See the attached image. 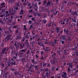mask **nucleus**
I'll return each mask as SVG.
<instances>
[{"label": "nucleus", "mask_w": 78, "mask_h": 78, "mask_svg": "<svg viewBox=\"0 0 78 78\" xmlns=\"http://www.w3.org/2000/svg\"><path fill=\"white\" fill-rule=\"evenodd\" d=\"M23 5L24 6V7H26V6L27 5V3L25 2H23Z\"/></svg>", "instance_id": "obj_26"}, {"label": "nucleus", "mask_w": 78, "mask_h": 78, "mask_svg": "<svg viewBox=\"0 0 78 78\" xmlns=\"http://www.w3.org/2000/svg\"><path fill=\"white\" fill-rule=\"evenodd\" d=\"M33 68V66H32V64H30V67H29V69H32Z\"/></svg>", "instance_id": "obj_45"}, {"label": "nucleus", "mask_w": 78, "mask_h": 78, "mask_svg": "<svg viewBox=\"0 0 78 78\" xmlns=\"http://www.w3.org/2000/svg\"><path fill=\"white\" fill-rule=\"evenodd\" d=\"M32 21L31 20H29L28 21V23L29 24H30V25H31V24H32Z\"/></svg>", "instance_id": "obj_38"}, {"label": "nucleus", "mask_w": 78, "mask_h": 78, "mask_svg": "<svg viewBox=\"0 0 78 78\" xmlns=\"http://www.w3.org/2000/svg\"><path fill=\"white\" fill-rule=\"evenodd\" d=\"M33 14L34 15V16H37V12L34 11Z\"/></svg>", "instance_id": "obj_27"}, {"label": "nucleus", "mask_w": 78, "mask_h": 78, "mask_svg": "<svg viewBox=\"0 0 78 78\" xmlns=\"http://www.w3.org/2000/svg\"><path fill=\"white\" fill-rule=\"evenodd\" d=\"M51 44H52V47H55L56 45L55 44H54V42L53 41L51 42Z\"/></svg>", "instance_id": "obj_25"}, {"label": "nucleus", "mask_w": 78, "mask_h": 78, "mask_svg": "<svg viewBox=\"0 0 78 78\" xmlns=\"http://www.w3.org/2000/svg\"><path fill=\"white\" fill-rule=\"evenodd\" d=\"M47 10V9H42V11L43 12H45V11Z\"/></svg>", "instance_id": "obj_49"}, {"label": "nucleus", "mask_w": 78, "mask_h": 78, "mask_svg": "<svg viewBox=\"0 0 78 78\" xmlns=\"http://www.w3.org/2000/svg\"><path fill=\"white\" fill-rule=\"evenodd\" d=\"M37 15L38 16H41V13L39 12L37 14Z\"/></svg>", "instance_id": "obj_61"}, {"label": "nucleus", "mask_w": 78, "mask_h": 78, "mask_svg": "<svg viewBox=\"0 0 78 78\" xmlns=\"http://www.w3.org/2000/svg\"><path fill=\"white\" fill-rule=\"evenodd\" d=\"M25 49H22L20 50V51H21V52H25Z\"/></svg>", "instance_id": "obj_48"}, {"label": "nucleus", "mask_w": 78, "mask_h": 78, "mask_svg": "<svg viewBox=\"0 0 78 78\" xmlns=\"http://www.w3.org/2000/svg\"><path fill=\"white\" fill-rule=\"evenodd\" d=\"M53 25V23H48V27H51V26H52V25Z\"/></svg>", "instance_id": "obj_31"}, {"label": "nucleus", "mask_w": 78, "mask_h": 78, "mask_svg": "<svg viewBox=\"0 0 78 78\" xmlns=\"http://www.w3.org/2000/svg\"><path fill=\"white\" fill-rule=\"evenodd\" d=\"M19 44H20V42H19V41L17 40H16L15 41V44H14V46L17 47Z\"/></svg>", "instance_id": "obj_7"}, {"label": "nucleus", "mask_w": 78, "mask_h": 78, "mask_svg": "<svg viewBox=\"0 0 78 78\" xmlns=\"http://www.w3.org/2000/svg\"><path fill=\"white\" fill-rule=\"evenodd\" d=\"M15 9H16V10H18L19 9V7H16L15 8H14Z\"/></svg>", "instance_id": "obj_58"}, {"label": "nucleus", "mask_w": 78, "mask_h": 78, "mask_svg": "<svg viewBox=\"0 0 78 78\" xmlns=\"http://www.w3.org/2000/svg\"><path fill=\"white\" fill-rule=\"evenodd\" d=\"M47 0H45L44 1V3L43 4V5H45V4L46 3H47Z\"/></svg>", "instance_id": "obj_41"}, {"label": "nucleus", "mask_w": 78, "mask_h": 78, "mask_svg": "<svg viewBox=\"0 0 78 78\" xmlns=\"http://www.w3.org/2000/svg\"><path fill=\"white\" fill-rule=\"evenodd\" d=\"M25 41H26V42H25L24 44L25 46H26V47H28V46L30 45H29L30 44V43H29V42H28V40L27 39L25 40Z\"/></svg>", "instance_id": "obj_8"}, {"label": "nucleus", "mask_w": 78, "mask_h": 78, "mask_svg": "<svg viewBox=\"0 0 78 78\" xmlns=\"http://www.w3.org/2000/svg\"><path fill=\"white\" fill-rule=\"evenodd\" d=\"M69 67L72 69V68H73V65H70V66H69Z\"/></svg>", "instance_id": "obj_54"}, {"label": "nucleus", "mask_w": 78, "mask_h": 78, "mask_svg": "<svg viewBox=\"0 0 78 78\" xmlns=\"http://www.w3.org/2000/svg\"><path fill=\"white\" fill-rule=\"evenodd\" d=\"M52 34H55L54 33V31L51 30V34H49L50 36H51Z\"/></svg>", "instance_id": "obj_33"}, {"label": "nucleus", "mask_w": 78, "mask_h": 78, "mask_svg": "<svg viewBox=\"0 0 78 78\" xmlns=\"http://www.w3.org/2000/svg\"><path fill=\"white\" fill-rule=\"evenodd\" d=\"M70 28H73V27H74V26H73V25L72 24H70Z\"/></svg>", "instance_id": "obj_56"}, {"label": "nucleus", "mask_w": 78, "mask_h": 78, "mask_svg": "<svg viewBox=\"0 0 78 78\" xmlns=\"http://www.w3.org/2000/svg\"><path fill=\"white\" fill-rule=\"evenodd\" d=\"M47 64L43 62V67H45V66H47Z\"/></svg>", "instance_id": "obj_30"}, {"label": "nucleus", "mask_w": 78, "mask_h": 78, "mask_svg": "<svg viewBox=\"0 0 78 78\" xmlns=\"http://www.w3.org/2000/svg\"><path fill=\"white\" fill-rule=\"evenodd\" d=\"M23 27H24L23 28V30H26V31H27V30H28V29L26 27V25H24Z\"/></svg>", "instance_id": "obj_23"}, {"label": "nucleus", "mask_w": 78, "mask_h": 78, "mask_svg": "<svg viewBox=\"0 0 78 78\" xmlns=\"http://www.w3.org/2000/svg\"><path fill=\"white\" fill-rule=\"evenodd\" d=\"M14 47V46H10V49H13V48Z\"/></svg>", "instance_id": "obj_52"}, {"label": "nucleus", "mask_w": 78, "mask_h": 78, "mask_svg": "<svg viewBox=\"0 0 78 78\" xmlns=\"http://www.w3.org/2000/svg\"><path fill=\"white\" fill-rule=\"evenodd\" d=\"M6 51V48H5L2 49V50L1 51L2 55H4V53H5Z\"/></svg>", "instance_id": "obj_9"}, {"label": "nucleus", "mask_w": 78, "mask_h": 78, "mask_svg": "<svg viewBox=\"0 0 78 78\" xmlns=\"http://www.w3.org/2000/svg\"><path fill=\"white\" fill-rule=\"evenodd\" d=\"M55 61H56V59L54 60H51L50 61V62H51V64H56V63H55Z\"/></svg>", "instance_id": "obj_15"}, {"label": "nucleus", "mask_w": 78, "mask_h": 78, "mask_svg": "<svg viewBox=\"0 0 78 78\" xmlns=\"http://www.w3.org/2000/svg\"><path fill=\"white\" fill-rule=\"evenodd\" d=\"M45 72H46V73H45V75H44L43 74H42V78H45L46 77H47V78H50V72H49V70L48 68L45 69Z\"/></svg>", "instance_id": "obj_2"}, {"label": "nucleus", "mask_w": 78, "mask_h": 78, "mask_svg": "<svg viewBox=\"0 0 78 78\" xmlns=\"http://www.w3.org/2000/svg\"><path fill=\"white\" fill-rule=\"evenodd\" d=\"M4 33L6 35H9V32L8 31H5L4 32Z\"/></svg>", "instance_id": "obj_24"}, {"label": "nucleus", "mask_w": 78, "mask_h": 78, "mask_svg": "<svg viewBox=\"0 0 78 78\" xmlns=\"http://www.w3.org/2000/svg\"><path fill=\"white\" fill-rule=\"evenodd\" d=\"M38 67V66H34V68L36 69V70H38V69H39V67Z\"/></svg>", "instance_id": "obj_28"}, {"label": "nucleus", "mask_w": 78, "mask_h": 78, "mask_svg": "<svg viewBox=\"0 0 78 78\" xmlns=\"http://www.w3.org/2000/svg\"><path fill=\"white\" fill-rule=\"evenodd\" d=\"M57 42H58L57 40H56V39L54 40V43L55 44H56L57 43Z\"/></svg>", "instance_id": "obj_39"}, {"label": "nucleus", "mask_w": 78, "mask_h": 78, "mask_svg": "<svg viewBox=\"0 0 78 78\" xmlns=\"http://www.w3.org/2000/svg\"><path fill=\"white\" fill-rule=\"evenodd\" d=\"M10 65H11V62H9L8 63V66L9 67V66H10Z\"/></svg>", "instance_id": "obj_62"}, {"label": "nucleus", "mask_w": 78, "mask_h": 78, "mask_svg": "<svg viewBox=\"0 0 78 78\" xmlns=\"http://www.w3.org/2000/svg\"><path fill=\"white\" fill-rule=\"evenodd\" d=\"M33 41H34V40H33L32 41L30 42V44H31L32 45H33V44H34V42H33Z\"/></svg>", "instance_id": "obj_43"}, {"label": "nucleus", "mask_w": 78, "mask_h": 78, "mask_svg": "<svg viewBox=\"0 0 78 78\" xmlns=\"http://www.w3.org/2000/svg\"><path fill=\"white\" fill-rule=\"evenodd\" d=\"M27 17L28 19H31L32 17H33V14L30 13H29L27 16Z\"/></svg>", "instance_id": "obj_14"}, {"label": "nucleus", "mask_w": 78, "mask_h": 78, "mask_svg": "<svg viewBox=\"0 0 78 78\" xmlns=\"http://www.w3.org/2000/svg\"><path fill=\"white\" fill-rule=\"evenodd\" d=\"M4 12V11L3 10L1 11L0 13V14H2V13Z\"/></svg>", "instance_id": "obj_63"}, {"label": "nucleus", "mask_w": 78, "mask_h": 78, "mask_svg": "<svg viewBox=\"0 0 78 78\" xmlns=\"http://www.w3.org/2000/svg\"><path fill=\"white\" fill-rule=\"evenodd\" d=\"M59 30H60V29L58 27H57L56 28V30H55V32H56L57 34L59 33Z\"/></svg>", "instance_id": "obj_16"}, {"label": "nucleus", "mask_w": 78, "mask_h": 78, "mask_svg": "<svg viewBox=\"0 0 78 78\" xmlns=\"http://www.w3.org/2000/svg\"><path fill=\"white\" fill-rule=\"evenodd\" d=\"M9 3H11V4H12V3H14V2L13 1V0H10L9 2Z\"/></svg>", "instance_id": "obj_32"}, {"label": "nucleus", "mask_w": 78, "mask_h": 78, "mask_svg": "<svg viewBox=\"0 0 78 78\" xmlns=\"http://www.w3.org/2000/svg\"><path fill=\"white\" fill-rule=\"evenodd\" d=\"M67 66H71V65H72V62H70L68 63L67 64Z\"/></svg>", "instance_id": "obj_29"}, {"label": "nucleus", "mask_w": 78, "mask_h": 78, "mask_svg": "<svg viewBox=\"0 0 78 78\" xmlns=\"http://www.w3.org/2000/svg\"><path fill=\"white\" fill-rule=\"evenodd\" d=\"M61 42H62V44H64V41L62 40Z\"/></svg>", "instance_id": "obj_51"}, {"label": "nucleus", "mask_w": 78, "mask_h": 78, "mask_svg": "<svg viewBox=\"0 0 78 78\" xmlns=\"http://www.w3.org/2000/svg\"><path fill=\"white\" fill-rule=\"evenodd\" d=\"M61 76L62 78H66L67 77V73L66 72H62Z\"/></svg>", "instance_id": "obj_4"}, {"label": "nucleus", "mask_w": 78, "mask_h": 78, "mask_svg": "<svg viewBox=\"0 0 78 78\" xmlns=\"http://www.w3.org/2000/svg\"><path fill=\"white\" fill-rule=\"evenodd\" d=\"M35 56H36V59H37V58H39V55H35Z\"/></svg>", "instance_id": "obj_50"}, {"label": "nucleus", "mask_w": 78, "mask_h": 78, "mask_svg": "<svg viewBox=\"0 0 78 78\" xmlns=\"http://www.w3.org/2000/svg\"><path fill=\"white\" fill-rule=\"evenodd\" d=\"M73 16H78V13H77V11H75L73 13Z\"/></svg>", "instance_id": "obj_19"}, {"label": "nucleus", "mask_w": 78, "mask_h": 78, "mask_svg": "<svg viewBox=\"0 0 78 78\" xmlns=\"http://www.w3.org/2000/svg\"><path fill=\"white\" fill-rule=\"evenodd\" d=\"M12 65H14V66H16V61H15L13 64Z\"/></svg>", "instance_id": "obj_60"}, {"label": "nucleus", "mask_w": 78, "mask_h": 78, "mask_svg": "<svg viewBox=\"0 0 78 78\" xmlns=\"http://www.w3.org/2000/svg\"><path fill=\"white\" fill-rule=\"evenodd\" d=\"M24 11V10H23V9H21L20 12V15H23V14L25 13V12Z\"/></svg>", "instance_id": "obj_10"}, {"label": "nucleus", "mask_w": 78, "mask_h": 78, "mask_svg": "<svg viewBox=\"0 0 78 78\" xmlns=\"http://www.w3.org/2000/svg\"><path fill=\"white\" fill-rule=\"evenodd\" d=\"M19 48L20 49L23 48V46H22V44H20Z\"/></svg>", "instance_id": "obj_21"}, {"label": "nucleus", "mask_w": 78, "mask_h": 78, "mask_svg": "<svg viewBox=\"0 0 78 78\" xmlns=\"http://www.w3.org/2000/svg\"><path fill=\"white\" fill-rule=\"evenodd\" d=\"M28 35H27V36H25V37H24V38L25 39H29V38L30 37V33H28Z\"/></svg>", "instance_id": "obj_12"}, {"label": "nucleus", "mask_w": 78, "mask_h": 78, "mask_svg": "<svg viewBox=\"0 0 78 78\" xmlns=\"http://www.w3.org/2000/svg\"><path fill=\"white\" fill-rule=\"evenodd\" d=\"M30 52V50H28L27 53V55H28Z\"/></svg>", "instance_id": "obj_53"}, {"label": "nucleus", "mask_w": 78, "mask_h": 78, "mask_svg": "<svg viewBox=\"0 0 78 78\" xmlns=\"http://www.w3.org/2000/svg\"><path fill=\"white\" fill-rule=\"evenodd\" d=\"M37 44L38 46H40L42 47H45V45H44V43L42 42L41 41L38 42L37 43Z\"/></svg>", "instance_id": "obj_5"}, {"label": "nucleus", "mask_w": 78, "mask_h": 78, "mask_svg": "<svg viewBox=\"0 0 78 78\" xmlns=\"http://www.w3.org/2000/svg\"><path fill=\"white\" fill-rule=\"evenodd\" d=\"M2 32H0V40L1 39V37H2Z\"/></svg>", "instance_id": "obj_55"}, {"label": "nucleus", "mask_w": 78, "mask_h": 78, "mask_svg": "<svg viewBox=\"0 0 78 78\" xmlns=\"http://www.w3.org/2000/svg\"><path fill=\"white\" fill-rule=\"evenodd\" d=\"M72 21L73 22H74L75 23H76V19H75V18L74 17V18H73L72 19Z\"/></svg>", "instance_id": "obj_22"}, {"label": "nucleus", "mask_w": 78, "mask_h": 78, "mask_svg": "<svg viewBox=\"0 0 78 78\" xmlns=\"http://www.w3.org/2000/svg\"><path fill=\"white\" fill-rule=\"evenodd\" d=\"M64 32H65V33H68V31H69V30L67 29H63Z\"/></svg>", "instance_id": "obj_20"}, {"label": "nucleus", "mask_w": 78, "mask_h": 78, "mask_svg": "<svg viewBox=\"0 0 78 78\" xmlns=\"http://www.w3.org/2000/svg\"><path fill=\"white\" fill-rule=\"evenodd\" d=\"M46 67H51V65L50 63H48Z\"/></svg>", "instance_id": "obj_34"}, {"label": "nucleus", "mask_w": 78, "mask_h": 78, "mask_svg": "<svg viewBox=\"0 0 78 78\" xmlns=\"http://www.w3.org/2000/svg\"><path fill=\"white\" fill-rule=\"evenodd\" d=\"M66 36L63 35L61 37V39L62 40H66Z\"/></svg>", "instance_id": "obj_17"}, {"label": "nucleus", "mask_w": 78, "mask_h": 78, "mask_svg": "<svg viewBox=\"0 0 78 78\" xmlns=\"http://www.w3.org/2000/svg\"><path fill=\"white\" fill-rule=\"evenodd\" d=\"M4 40H5V42H7L11 38V35L10 34L7 35V36L4 37Z\"/></svg>", "instance_id": "obj_3"}, {"label": "nucleus", "mask_w": 78, "mask_h": 78, "mask_svg": "<svg viewBox=\"0 0 78 78\" xmlns=\"http://www.w3.org/2000/svg\"><path fill=\"white\" fill-rule=\"evenodd\" d=\"M8 11H8H6L5 12V14L4 13L3 14V15H4V16L5 17H9L10 15H14V14H15V13L14 12L12 13V12L14 11V9H9Z\"/></svg>", "instance_id": "obj_1"}, {"label": "nucleus", "mask_w": 78, "mask_h": 78, "mask_svg": "<svg viewBox=\"0 0 78 78\" xmlns=\"http://www.w3.org/2000/svg\"><path fill=\"white\" fill-rule=\"evenodd\" d=\"M17 40H20L21 39H22V37L20 36H16V38Z\"/></svg>", "instance_id": "obj_18"}, {"label": "nucleus", "mask_w": 78, "mask_h": 78, "mask_svg": "<svg viewBox=\"0 0 78 78\" xmlns=\"http://www.w3.org/2000/svg\"><path fill=\"white\" fill-rule=\"evenodd\" d=\"M76 56L78 57V52H76Z\"/></svg>", "instance_id": "obj_64"}, {"label": "nucleus", "mask_w": 78, "mask_h": 78, "mask_svg": "<svg viewBox=\"0 0 78 78\" xmlns=\"http://www.w3.org/2000/svg\"><path fill=\"white\" fill-rule=\"evenodd\" d=\"M17 27V26H15L13 27V29H14V28H16Z\"/></svg>", "instance_id": "obj_59"}, {"label": "nucleus", "mask_w": 78, "mask_h": 78, "mask_svg": "<svg viewBox=\"0 0 78 78\" xmlns=\"http://www.w3.org/2000/svg\"><path fill=\"white\" fill-rule=\"evenodd\" d=\"M53 3V2L51 1H49L48 0V3L47 4V6H50V4H51V5H53V3Z\"/></svg>", "instance_id": "obj_13"}, {"label": "nucleus", "mask_w": 78, "mask_h": 78, "mask_svg": "<svg viewBox=\"0 0 78 78\" xmlns=\"http://www.w3.org/2000/svg\"><path fill=\"white\" fill-rule=\"evenodd\" d=\"M25 38L24 37H23V38H22V40H21V42H23L25 41Z\"/></svg>", "instance_id": "obj_36"}, {"label": "nucleus", "mask_w": 78, "mask_h": 78, "mask_svg": "<svg viewBox=\"0 0 78 78\" xmlns=\"http://www.w3.org/2000/svg\"><path fill=\"white\" fill-rule=\"evenodd\" d=\"M5 5H6V4L5 3V2H2L1 4V6L0 7V9L5 8L6 6Z\"/></svg>", "instance_id": "obj_6"}, {"label": "nucleus", "mask_w": 78, "mask_h": 78, "mask_svg": "<svg viewBox=\"0 0 78 78\" xmlns=\"http://www.w3.org/2000/svg\"><path fill=\"white\" fill-rule=\"evenodd\" d=\"M34 62V64L35 65H36V64H37V62L36 61H35Z\"/></svg>", "instance_id": "obj_57"}, {"label": "nucleus", "mask_w": 78, "mask_h": 78, "mask_svg": "<svg viewBox=\"0 0 78 78\" xmlns=\"http://www.w3.org/2000/svg\"><path fill=\"white\" fill-rule=\"evenodd\" d=\"M35 38V37L33 36L32 37H30V40H33H33H34V39Z\"/></svg>", "instance_id": "obj_42"}, {"label": "nucleus", "mask_w": 78, "mask_h": 78, "mask_svg": "<svg viewBox=\"0 0 78 78\" xmlns=\"http://www.w3.org/2000/svg\"><path fill=\"white\" fill-rule=\"evenodd\" d=\"M33 26L32 25H31L30 28H29V30H31V28H33Z\"/></svg>", "instance_id": "obj_46"}, {"label": "nucleus", "mask_w": 78, "mask_h": 78, "mask_svg": "<svg viewBox=\"0 0 78 78\" xmlns=\"http://www.w3.org/2000/svg\"><path fill=\"white\" fill-rule=\"evenodd\" d=\"M22 5V3H20L19 2H18L16 4L17 7H18V8H20V5Z\"/></svg>", "instance_id": "obj_11"}, {"label": "nucleus", "mask_w": 78, "mask_h": 78, "mask_svg": "<svg viewBox=\"0 0 78 78\" xmlns=\"http://www.w3.org/2000/svg\"><path fill=\"white\" fill-rule=\"evenodd\" d=\"M31 12L33 13V10L31 9L29 11V14H30Z\"/></svg>", "instance_id": "obj_44"}, {"label": "nucleus", "mask_w": 78, "mask_h": 78, "mask_svg": "<svg viewBox=\"0 0 78 78\" xmlns=\"http://www.w3.org/2000/svg\"><path fill=\"white\" fill-rule=\"evenodd\" d=\"M37 8H38V7H34V9L36 11H37Z\"/></svg>", "instance_id": "obj_40"}, {"label": "nucleus", "mask_w": 78, "mask_h": 78, "mask_svg": "<svg viewBox=\"0 0 78 78\" xmlns=\"http://www.w3.org/2000/svg\"><path fill=\"white\" fill-rule=\"evenodd\" d=\"M3 45H4V44H3V42H1L0 43V46L3 47Z\"/></svg>", "instance_id": "obj_35"}, {"label": "nucleus", "mask_w": 78, "mask_h": 78, "mask_svg": "<svg viewBox=\"0 0 78 78\" xmlns=\"http://www.w3.org/2000/svg\"><path fill=\"white\" fill-rule=\"evenodd\" d=\"M31 20H32V21H34V22L36 21V19H35V18H34V17L31 18Z\"/></svg>", "instance_id": "obj_37"}, {"label": "nucleus", "mask_w": 78, "mask_h": 78, "mask_svg": "<svg viewBox=\"0 0 78 78\" xmlns=\"http://www.w3.org/2000/svg\"><path fill=\"white\" fill-rule=\"evenodd\" d=\"M37 3H35V5H34V8L37 7Z\"/></svg>", "instance_id": "obj_47"}]
</instances>
